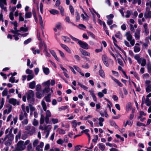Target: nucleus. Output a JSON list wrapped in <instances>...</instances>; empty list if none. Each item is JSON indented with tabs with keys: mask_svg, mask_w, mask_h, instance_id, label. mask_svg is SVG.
Wrapping results in <instances>:
<instances>
[{
	"mask_svg": "<svg viewBox=\"0 0 151 151\" xmlns=\"http://www.w3.org/2000/svg\"><path fill=\"white\" fill-rule=\"evenodd\" d=\"M13 128L12 127L10 129L8 128L5 131L6 135L4 138L5 144L6 146H10L12 143L14 139V136L12 134Z\"/></svg>",
	"mask_w": 151,
	"mask_h": 151,
	"instance_id": "f257e3e1",
	"label": "nucleus"
},
{
	"mask_svg": "<svg viewBox=\"0 0 151 151\" xmlns=\"http://www.w3.org/2000/svg\"><path fill=\"white\" fill-rule=\"evenodd\" d=\"M41 104L44 111H45V122L47 124H48L49 118L51 116V112L49 110H47V106L45 102L43 100L41 101Z\"/></svg>",
	"mask_w": 151,
	"mask_h": 151,
	"instance_id": "f03ea898",
	"label": "nucleus"
},
{
	"mask_svg": "<svg viewBox=\"0 0 151 151\" xmlns=\"http://www.w3.org/2000/svg\"><path fill=\"white\" fill-rule=\"evenodd\" d=\"M70 36L74 41H78V44L81 48L86 50L88 49L89 48L88 44L85 42L79 40L78 39L73 37L71 35H70Z\"/></svg>",
	"mask_w": 151,
	"mask_h": 151,
	"instance_id": "7ed1b4c3",
	"label": "nucleus"
},
{
	"mask_svg": "<svg viewBox=\"0 0 151 151\" xmlns=\"http://www.w3.org/2000/svg\"><path fill=\"white\" fill-rule=\"evenodd\" d=\"M26 148V146L24 144V141H19L17 144L15 149L14 151H20L24 150Z\"/></svg>",
	"mask_w": 151,
	"mask_h": 151,
	"instance_id": "20e7f679",
	"label": "nucleus"
},
{
	"mask_svg": "<svg viewBox=\"0 0 151 151\" xmlns=\"http://www.w3.org/2000/svg\"><path fill=\"white\" fill-rule=\"evenodd\" d=\"M27 94V100L30 103L33 104L34 101L33 98L35 96L34 92L32 90H29Z\"/></svg>",
	"mask_w": 151,
	"mask_h": 151,
	"instance_id": "39448f33",
	"label": "nucleus"
},
{
	"mask_svg": "<svg viewBox=\"0 0 151 151\" xmlns=\"http://www.w3.org/2000/svg\"><path fill=\"white\" fill-rule=\"evenodd\" d=\"M42 84L45 87V88L43 90V93H48L50 91V88H49V86L50 85V80H49L45 82H44Z\"/></svg>",
	"mask_w": 151,
	"mask_h": 151,
	"instance_id": "423d86ee",
	"label": "nucleus"
},
{
	"mask_svg": "<svg viewBox=\"0 0 151 151\" xmlns=\"http://www.w3.org/2000/svg\"><path fill=\"white\" fill-rule=\"evenodd\" d=\"M26 73L28 74L27 76V81H29L34 78V75L32 70L29 69H27L26 70Z\"/></svg>",
	"mask_w": 151,
	"mask_h": 151,
	"instance_id": "0eeeda50",
	"label": "nucleus"
},
{
	"mask_svg": "<svg viewBox=\"0 0 151 151\" xmlns=\"http://www.w3.org/2000/svg\"><path fill=\"white\" fill-rule=\"evenodd\" d=\"M10 23L11 24H13L14 26V30L12 29H11L10 32L12 33H15L16 31L17 32L18 30L17 29V27L18 26V24L17 22L16 21L14 22H10Z\"/></svg>",
	"mask_w": 151,
	"mask_h": 151,
	"instance_id": "6e6552de",
	"label": "nucleus"
},
{
	"mask_svg": "<svg viewBox=\"0 0 151 151\" xmlns=\"http://www.w3.org/2000/svg\"><path fill=\"white\" fill-rule=\"evenodd\" d=\"M144 17L146 19H150L151 18V11L150 10H145L144 13Z\"/></svg>",
	"mask_w": 151,
	"mask_h": 151,
	"instance_id": "1a4fd4ad",
	"label": "nucleus"
},
{
	"mask_svg": "<svg viewBox=\"0 0 151 151\" xmlns=\"http://www.w3.org/2000/svg\"><path fill=\"white\" fill-rule=\"evenodd\" d=\"M9 103L15 106L16 104L18 105H19V101H17V100L14 98H11L9 100Z\"/></svg>",
	"mask_w": 151,
	"mask_h": 151,
	"instance_id": "9d476101",
	"label": "nucleus"
},
{
	"mask_svg": "<svg viewBox=\"0 0 151 151\" xmlns=\"http://www.w3.org/2000/svg\"><path fill=\"white\" fill-rule=\"evenodd\" d=\"M21 108L24 113H26L27 114L29 112V106H25V104H22Z\"/></svg>",
	"mask_w": 151,
	"mask_h": 151,
	"instance_id": "9b49d317",
	"label": "nucleus"
},
{
	"mask_svg": "<svg viewBox=\"0 0 151 151\" xmlns=\"http://www.w3.org/2000/svg\"><path fill=\"white\" fill-rule=\"evenodd\" d=\"M102 60L105 65L107 67L108 66L109 64L108 63V59L107 57L105 55H103L102 56Z\"/></svg>",
	"mask_w": 151,
	"mask_h": 151,
	"instance_id": "f8f14e48",
	"label": "nucleus"
},
{
	"mask_svg": "<svg viewBox=\"0 0 151 151\" xmlns=\"http://www.w3.org/2000/svg\"><path fill=\"white\" fill-rule=\"evenodd\" d=\"M27 114L26 113L21 112L19 115V119L20 120H22L24 119L27 118Z\"/></svg>",
	"mask_w": 151,
	"mask_h": 151,
	"instance_id": "ddd939ff",
	"label": "nucleus"
},
{
	"mask_svg": "<svg viewBox=\"0 0 151 151\" xmlns=\"http://www.w3.org/2000/svg\"><path fill=\"white\" fill-rule=\"evenodd\" d=\"M61 47L64 49L66 51L70 54H71L72 52L71 50L66 45L62 44H60Z\"/></svg>",
	"mask_w": 151,
	"mask_h": 151,
	"instance_id": "4468645a",
	"label": "nucleus"
},
{
	"mask_svg": "<svg viewBox=\"0 0 151 151\" xmlns=\"http://www.w3.org/2000/svg\"><path fill=\"white\" fill-rule=\"evenodd\" d=\"M80 50L81 53L84 56H87L90 57L91 56L90 53L87 52L85 50H83L82 49H80Z\"/></svg>",
	"mask_w": 151,
	"mask_h": 151,
	"instance_id": "2eb2a0df",
	"label": "nucleus"
},
{
	"mask_svg": "<svg viewBox=\"0 0 151 151\" xmlns=\"http://www.w3.org/2000/svg\"><path fill=\"white\" fill-rule=\"evenodd\" d=\"M30 129H31V130L29 131V134H32L35 132V129L34 127H31L29 126H27V127L26 129L27 130H29Z\"/></svg>",
	"mask_w": 151,
	"mask_h": 151,
	"instance_id": "dca6fc26",
	"label": "nucleus"
},
{
	"mask_svg": "<svg viewBox=\"0 0 151 151\" xmlns=\"http://www.w3.org/2000/svg\"><path fill=\"white\" fill-rule=\"evenodd\" d=\"M110 76L111 78L120 87H122L123 86V84L118 80L116 79L111 76L110 75Z\"/></svg>",
	"mask_w": 151,
	"mask_h": 151,
	"instance_id": "f3484780",
	"label": "nucleus"
},
{
	"mask_svg": "<svg viewBox=\"0 0 151 151\" xmlns=\"http://www.w3.org/2000/svg\"><path fill=\"white\" fill-rule=\"evenodd\" d=\"M138 63L139 64H141L142 66H144L146 64V60L145 59L141 58L139 62Z\"/></svg>",
	"mask_w": 151,
	"mask_h": 151,
	"instance_id": "a211bd4d",
	"label": "nucleus"
},
{
	"mask_svg": "<svg viewBox=\"0 0 151 151\" xmlns=\"http://www.w3.org/2000/svg\"><path fill=\"white\" fill-rule=\"evenodd\" d=\"M145 10H150L151 9V1L147 0L146 2Z\"/></svg>",
	"mask_w": 151,
	"mask_h": 151,
	"instance_id": "6ab92c4d",
	"label": "nucleus"
},
{
	"mask_svg": "<svg viewBox=\"0 0 151 151\" xmlns=\"http://www.w3.org/2000/svg\"><path fill=\"white\" fill-rule=\"evenodd\" d=\"M125 36L127 37V40H130L132 39V37L131 34L130 32H127L125 34Z\"/></svg>",
	"mask_w": 151,
	"mask_h": 151,
	"instance_id": "aec40b11",
	"label": "nucleus"
},
{
	"mask_svg": "<svg viewBox=\"0 0 151 151\" xmlns=\"http://www.w3.org/2000/svg\"><path fill=\"white\" fill-rule=\"evenodd\" d=\"M44 143L43 142H41L40 143V144L36 147V149L38 150V151H42V149H40V148H42L44 146Z\"/></svg>",
	"mask_w": 151,
	"mask_h": 151,
	"instance_id": "412c9836",
	"label": "nucleus"
},
{
	"mask_svg": "<svg viewBox=\"0 0 151 151\" xmlns=\"http://www.w3.org/2000/svg\"><path fill=\"white\" fill-rule=\"evenodd\" d=\"M42 68L43 72L45 75H47L49 73L50 70L48 68L45 67L44 65H43Z\"/></svg>",
	"mask_w": 151,
	"mask_h": 151,
	"instance_id": "4be33fe9",
	"label": "nucleus"
},
{
	"mask_svg": "<svg viewBox=\"0 0 151 151\" xmlns=\"http://www.w3.org/2000/svg\"><path fill=\"white\" fill-rule=\"evenodd\" d=\"M140 31L137 29L136 30V32L135 33V37L136 40H138L140 38Z\"/></svg>",
	"mask_w": 151,
	"mask_h": 151,
	"instance_id": "5701e85b",
	"label": "nucleus"
},
{
	"mask_svg": "<svg viewBox=\"0 0 151 151\" xmlns=\"http://www.w3.org/2000/svg\"><path fill=\"white\" fill-rule=\"evenodd\" d=\"M98 23L100 24L101 25H103V28L104 30L107 29V27L105 24V23L104 22L102 21L100 19H98Z\"/></svg>",
	"mask_w": 151,
	"mask_h": 151,
	"instance_id": "b1692460",
	"label": "nucleus"
},
{
	"mask_svg": "<svg viewBox=\"0 0 151 151\" xmlns=\"http://www.w3.org/2000/svg\"><path fill=\"white\" fill-rule=\"evenodd\" d=\"M29 30V27H20L19 29L18 30L17 32H26Z\"/></svg>",
	"mask_w": 151,
	"mask_h": 151,
	"instance_id": "393cba45",
	"label": "nucleus"
},
{
	"mask_svg": "<svg viewBox=\"0 0 151 151\" xmlns=\"http://www.w3.org/2000/svg\"><path fill=\"white\" fill-rule=\"evenodd\" d=\"M112 38L113 40V41L114 43V45L115 46V47H116L117 48H118L120 50H121L122 49H121V48L120 47H119L118 45L117 44H116L117 41L116 40V39L114 37V36H112Z\"/></svg>",
	"mask_w": 151,
	"mask_h": 151,
	"instance_id": "a878e982",
	"label": "nucleus"
},
{
	"mask_svg": "<svg viewBox=\"0 0 151 151\" xmlns=\"http://www.w3.org/2000/svg\"><path fill=\"white\" fill-rule=\"evenodd\" d=\"M35 82L34 81H33L29 83V87L30 88L33 89L35 88Z\"/></svg>",
	"mask_w": 151,
	"mask_h": 151,
	"instance_id": "bb28decb",
	"label": "nucleus"
},
{
	"mask_svg": "<svg viewBox=\"0 0 151 151\" xmlns=\"http://www.w3.org/2000/svg\"><path fill=\"white\" fill-rule=\"evenodd\" d=\"M50 52L52 55L54 57L55 59L57 61H59V59L57 57L56 54L55 52L53 50H50Z\"/></svg>",
	"mask_w": 151,
	"mask_h": 151,
	"instance_id": "cd10ccee",
	"label": "nucleus"
},
{
	"mask_svg": "<svg viewBox=\"0 0 151 151\" xmlns=\"http://www.w3.org/2000/svg\"><path fill=\"white\" fill-rule=\"evenodd\" d=\"M45 120V118L44 116L42 114H41L40 118V124H43Z\"/></svg>",
	"mask_w": 151,
	"mask_h": 151,
	"instance_id": "c85d7f7f",
	"label": "nucleus"
},
{
	"mask_svg": "<svg viewBox=\"0 0 151 151\" xmlns=\"http://www.w3.org/2000/svg\"><path fill=\"white\" fill-rule=\"evenodd\" d=\"M43 52L45 53V55L48 57H50L51 56L50 54L47 51V47L46 45H45V49L43 50Z\"/></svg>",
	"mask_w": 151,
	"mask_h": 151,
	"instance_id": "c756f323",
	"label": "nucleus"
},
{
	"mask_svg": "<svg viewBox=\"0 0 151 151\" xmlns=\"http://www.w3.org/2000/svg\"><path fill=\"white\" fill-rule=\"evenodd\" d=\"M99 124L100 126L102 127L103 126V122L104 121V119L102 117H100L99 119Z\"/></svg>",
	"mask_w": 151,
	"mask_h": 151,
	"instance_id": "7c9ffc66",
	"label": "nucleus"
},
{
	"mask_svg": "<svg viewBox=\"0 0 151 151\" xmlns=\"http://www.w3.org/2000/svg\"><path fill=\"white\" fill-rule=\"evenodd\" d=\"M49 12L52 14L55 15V14H58L59 12L58 10L55 9H52L49 11Z\"/></svg>",
	"mask_w": 151,
	"mask_h": 151,
	"instance_id": "2f4dec72",
	"label": "nucleus"
},
{
	"mask_svg": "<svg viewBox=\"0 0 151 151\" xmlns=\"http://www.w3.org/2000/svg\"><path fill=\"white\" fill-rule=\"evenodd\" d=\"M50 94L49 93L47 94V95L45 96L44 97V99L45 101L48 102H50L51 101L50 100Z\"/></svg>",
	"mask_w": 151,
	"mask_h": 151,
	"instance_id": "473e14b6",
	"label": "nucleus"
},
{
	"mask_svg": "<svg viewBox=\"0 0 151 151\" xmlns=\"http://www.w3.org/2000/svg\"><path fill=\"white\" fill-rule=\"evenodd\" d=\"M78 84L82 88H83L84 90L86 91L88 90V87L82 84L80 82H78Z\"/></svg>",
	"mask_w": 151,
	"mask_h": 151,
	"instance_id": "72a5a7b5",
	"label": "nucleus"
},
{
	"mask_svg": "<svg viewBox=\"0 0 151 151\" xmlns=\"http://www.w3.org/2000/svg\"><path fill=\"white\" fill-rule=\"evenodd\" d=\"M99 148L102 151L105 150V145L103 143H100L99 144Z\"/></svg>",
	"mask_w": 151,
	"mask_h": 151,
	"instance_id": "f704fd0d",
	"label": "nucleus"
},
{
	"mask_svg": "<svg viewBox=\"0 0 151 151\" xmlns=\"http://www.w3.org/2000/svg\"><path fill=\"white\" fill-rule=\"evenodd\" d=\"M12 110V107H9L8 109H5L4 111V114H8L10 113Z\"/></svg>",
	"mask_w": 151,
	"mask_h": 151,
	"instance_id": "c9c22d12",
	"label": "nucleus"
},
{
	"mask_svg": "<svg viewBox=\"0 0 151 151\" xmlns=\"http://www.w3.org/2000/svg\"><path fill=\"white\" fill-rule=\"evenodd\" d=\"M115 36L119 39L121 40L122 39V34L120 32H118L115 35Z\"/></svg>",
	"mask_w": 151,
	"mask_h": 151,
	"instance_id": "e433bc0d",
	"label": "nucleus"
},
{
	"mask_svg": "<svg viewBox=\"0 0 151 151\" xmlns=\"http://www.w3.org/2000/svg\"><path fill=\"white\" fill-rule=\"evenodd\" d=\"M32 13L31 12H27L26 13L25 15V19L29 18L32 17Z\"/></svg>",
	"mask_w": 151,
	"mask_h": 151,
	"instance_id": "4c0bfd02",
	"label": "nucleus"
},
{
	"mask_svg": "<svg viewBox=\"0 0 151 151\" xmlns=\"http://www.w3.org/2000/svg\"><path fill=\"white\" fill-rule=\"evenodd\" d=\"M27 149L28 151H33V150L34 148L32 147V143H30L27 145Z\"/></svg>",
	"mask_w": 151,
	"mask_h": 151,
	"instance_id": "58836bf2",
	"label": "nucleus"
},
{
	"mask_svg": "<svg viewBox=\"0 0 151 151\" xmlns=\"http://www.w3.org/2000/svg\"><path fill=\"white\" fill-rule=\"evenodd\" d=\"M145 103L147 106H149L151 105V101H150V99L148 98H146Z\"/></svg>",
	"mask_w": 151,
	"mask_h": 151,
	"instance_id": "ea45409f",
	"label": "nucleus"
},
{
	"mask_svg": "<svg viewBox=\"0 0 151 151\" xmlns=\"http://www.w3.org/2000/svg\"><path fill=\"white\" fill-rule=\"evenodd\" d=\"M30 63L31 62L30 59H27V65L29 66L30 68H32L33 67L34 65L33 63H31V64L30 65Z\"/></svg>",
	"mask_w": 151,
	"mask_h": 151,
	"instance_id": "a19ab883",
	"label": "nucleus"
},
{
	"mask_svg": "<svg viewBox=\"0 0 151 151\" xmlns=\"http://www.w3.org/2000/svg\"><path fill=\"white\" fill-rule=\"evenodd\" d=\"M140 50V47L138 46H135L134 47V52L137 53L139 52Z\"/></svg>",
	"mask_w": 151,
	"mask_h": 151,
	"instance_id": "79ce46f5",
	"label": "nucleus"
},
{
	"mask_svg": "<svg viewBox=\"0 0 151 151\" xmlns=\"http://www.w3.org/2000/svg\"><path fill=\"white\" fill-rule=\"evenodd\" d=\"M58 131L59 133L60 134H64L65 133V130L61 129L58 128Z\"/></svg>",
	"mask_w": 151,
	"mask_h": 151,
	"instance_id": "37998d69",
	"label": "nucleus"
},
{
	"mask_svg": "<svg viewBox=\"0 0 151 151\" xmlns=\"http://www.w3.org/2000/svg\"><path fill=\"white\" fill-rule=\"evenodd\" d=\"M32 49L33 53L35 55L36 54H39L40 53V50L39 49H35L34 48H32Z\"/></svg>",
	"mask_w": 151,
	"mask_h": 151,
	"instance_id": "c03bdc74",
	"label": "nucleus"
},
{
	"mask_svg": "<svg viewBox=\"0 0 151 151\" xmlns=\"http://www.w3.org/2000/svg\"><path fill=\"white\" fill-rule=\"evenodd\" d=\"M40 41V42L39 44V46L40 49H42V47L44 45L45 47V45H46L45 44L44 42L42 41V40H39Z\"/></svg>",
	"mask_w": 151,
	"mask_h": 151,
	"instance_id": "a18cd8bd",
	"label": "nucleus"
},
{
	"mask_svg": "<svg viewBox=\"0 0 151 151\" xmlns=\"http://www.w3.org/2000/svg\"><path fill=\"white\" fill-rule=\"evenodd\" d=\"M62 38L64 40V42H68L70 40L69 38L67 37L63 36H62Z\"/></svg>",
	"mask_w": 151,
	"mask_h": 151,
	"instance_id": "49530a36",
	"label": "nucleus"
},
{
	"mask_svg": "<svg viewBox=\"0 0 151 151\" xmlns=\"http://www.w3.org/2000/svg\"><path fill=\"white\" fill-rule=\"evenodd\" d=\"M52 128V126L51 125H48L47 126H45V130L47 132H50V131L51 129Z\"/></svg>",
	"mask_w": 151,
	"mask_h": 151,
	"instance_id": "de8ad7c7",
	"label": "nucleus"
},
{
	"mask_svg": "<svg viewBox=\"0 0 151 151\" xmlns=\"http://www.w3.org/2000/svg\"><path fill=\"white\" fill-rule=\"evenodd\" d=\"M50 121L53 124H55L58 122V120L57 118H52L51 119Z\"/></svg>",
	"mask_w": 151,
	"mask_h": 151,
	"instance_id": "09e8293b",
	"label": "nucleus"
},
{
	"mask_svg": "<svg viewBox=\"0 0 151 151\" xmlns=\"http://www.w3.org/2000/svg\"><path fill=\"white\" fill-rule=\"evenodd\" d=\"M141 0H133L132 4H135L137 3L138 5H140L141 4Z\"/></svg>",
	"mask_w": 151,
	"mask_h": 151,
	"instance_id": "8fccbe9b",
	"label": "nucleus"
},
{
	"mask_svg": "<svg viewBox=\"0 0 151 151\" xmlns=\"http://www.w3.org/2000/svg\"><path fill=\"white\" fill-rule=\"evenodd\" d=\"M8 92V89L7 88H5L2 93V95L3 96L7 95Z\"/></svg>",
	"mask_w": 151,
	"mask_h": 151,
	"instance_id": "3c124183",
	"label": "nucleus"
},
{
	"mask_svg": "<svg viewBox=\"0 0 151 151\" xmlns=\"http://www.w3.org/2000/svg\"><path fill=\"white\" fill-rule=\"evenodd\" d=\"M99 73L100 76L102 77L103 78H104L105 77V75L104 71L102 70V69H101L99 70Z\"/></svg>",
	"mask_w": 151,
	"mask_h": 151,
	"instance_id": "603ef678",
	"label": "nucleus"
},
{
	"mask_svg": "<svg viewBox=\"0 0 151 151\" xmlns=\"http://www.w3.org/2000/svg\"><path fill=\"white\" fill-rule=\"evenodd\" d=\"M110 124L111 126L114 127L115 129H117L119 128L118 126L117 125L116 123L114 121L111 122Z\"/></svg>",
	"mask_w": 151,
	"mask_h": 151,
	"instance_id": "864d4df0",
	"label": "nucleus"
},
{
	"mask_svg": "<svg viewBox=\"0 0 151 151\" xmlns=\"http://www.w3.org/2000/svg\"><path fill=\"white\" fill-rule=\"evenodd\" d=\"M72 126L74 128H75L76 127L77 125V122L76 120H74L71 122Z\"/></svg>",
	"mask_w": 151,
	"mask_h": 151,
	"instance_id": "5fc2aeb1",
	"label": "nucleus"
},
{
	"mask_svg": "<svg viewBox=\"0 0 151 151\" xmlns=\"http://www.w3.org/2000/svg\"><path fill=\"white\" fill-rule=\"evenodd\" d=\"M58 9L60 10L61 15L63 16L64 14V9L62 6H60L58 7Z\"/></svg>",
	"mask_w": 151,
	"mask_h": 151,
	"instance_id": "6e6d98bb",
	"label": "nucleus"
},
{
	"mask_svg": "<svg viewBox=\"0 0 151 151\" xmlns=\"http://www.w3.org/2000/svg\"><path fill=\"white\" fill-rule=\"evenodd\" d=\"M39 143V140L37 139H35L34 140L33 142V145L34 147H37V144Z\"/></svg>",
	"mask_w": 151,
	"mask_h": 151,
	"instance_id": "4d7b16f0",
	"label": "nucleus"
},
{
	"mask_svg": "<svg viewBox=\"0 0 151 151\" xmlns=\"http://www.w3.org/2000/svg\"><path fill=\"white\" fill-rule=\"evenodd\" d=\"M134 58L136 60L137 62H139V60L141 59L140 56L138 54H136L134 56Z\"/></svg>",
	"mask_w": 151,
	"mask_h": 151,
	"instance_id": "13d9d810",
	"label": "nucleus"
},
{
	"mask_svg": "<svg viewBox=\"0 0 151 151\" xmlns=\"http://www.w3.org/2000/svg\"><path fill=\"white\" fill-rule=\"evenodd\" d=\"M4 4H0V7L1 9V12H2V10H3L4 11H7L6 7L4 6Z\"/></svg>",
	"mask_w": 151,
	"mask_h": 151,
	"instance_id": "bf43d9fd",
	"label": "nucleus"
},
{
	"mask_svg": "<svg viewBox=\"0 0 151 151\" xmlns=\"http://www.w3.org/2000/svg\"><path fill=\"white\" fill-rule=\"evenodd\" d=\"M81 17L83 18L84 20H86L88 19V16L86 14L85 16L83 14H82L81 15Z\"/></svg>",
	"mask_w": 151,
	"mask_h": 151,
	"instance_id": "052dcab7",
	"label": "nucleus"
},
{
	"mask_svg": "<svg viewBox=\"0 0 151 151\" xmlns=\"http://www.w3.org/2000/svg\"><path fill=\"white\" fill-rule=\"evenodd\" d=\"M36 97L38 99H41L42 96L41 93L39 91H37L36 94Z\"/></svg>",
	"mask_w": 151,
	"mask_h": 151,
	"instance_id": "680f3d73",
	"label": "nucleus"
},
{
	"mask_svg": "<svg viewBox=\"0 0 151 151\" xmlns=\"http://www.w3.org/2000/svg\"><path fill=\"white\" fill-rule=\"evenodd\" d=\"M69 9L71 14L73 15H74V9L73 6L71 5H70L69 6Z\"/></svg>",
	"mask_w": 151,
	"mask_h": 151,
	"instance_id": "e2e57ef3",
	"label": "nucleus"
},
{
	"mask_svg": "<svg viewBox=\"0 0 151 151\" xmlns=\"http://www.w3.org/2000/svg\"><path fill=\"white\" fill-rule=\"evenodd\" d=\"M56 28L59 29H60L62 28V26L61 25V24L60 22H58L56 25Z\"/></svg>",
	"mask_w": 151,
	"mask_h": 151,
	"instance_id": "0e129e2a",
	"label": "nucleus"
},
{
	"mask_svg": "<svg viewBox=\"0 0 151 151\" xmlns=\"http://www.w3.org/2000/svg\"><path fill=\"white\" fill-rule=\"evenodd\" d=\"M57 143L59 145H62L64 143V141L61 139H59L57 140Z\"/></svg>",
	"mask_w": 151,
	"mask_h": 151,
	"instance_id": "69168bd1",
	"label": "nucleus"
},
{
	"mask_svg": "<svg viewBox=\"0 0 151 151\" xmlns=\"http://www.w3.org/2000/svg\"><path fill=\"white\" fill-rule=\"evenodd\" d=\"M78 27L79 28L82 29H84L86 28V27L82 24H79Z\"/></svg>",
	"mask_w": 151,
	"mask_h": 151,
	"instance_id": "338daca9",
	"label": "nucleus"
},
{
	"mask_svg": "<svg viewBox=\"0 0 151 151\" xmlns=\"http://www.w3.org/2000/svg\"><path fill=\"white\" fill-rule=\"evenodd\" d=\"M146 91L147 92H150L151 91V85H149L146 89Z\"/></svg>",
	"mask_w": 151,
	"mask_h": 151,
	"instance_id": "774afa93",
	"label": "nucleus"
}]
</instances>
